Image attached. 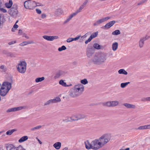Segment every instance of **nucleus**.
<instances>
[{"mask_svg": "<svg viewBox=\"0 0 150 150\" xmlns=\"http://www.w3.org/2000/svg\"><path fill=\"white\" fill-rule=\"evenodd\" d=\"M111 136L109 134H103L98 139H95L98 149L106 145L111 140Z\"/></svg>", "mask_w": 150, "mask_h": 150, "instance_id": "f257e3e1", "label": "nucleus"}, {"mask_svg": "<svg viewBox=\"0 0 150 150\" xmlns=\"http://www.w3.org/2000/svg\"><path fill=\"white\" fill-rule=\"evenodd\" d=\"M107 54L104 53L96 54L91 59V62L95 65H100L105 62L107 59Z\"/></svg>", "mask_w": 150, "mask_h": 150, "instance_id": "f03ea898", "label": "nucleus"}, {"mask_svg": "<svg viewBox=\"0 0 150 150\" xmlns=\"http://www.w3.org/2000/svg\"><path fill=\"white\" fill-rule=\"evenodd\" d=\"M27 63L25 61L20 60L16 66L18 71L20 73L23 74L26 70Z\"/></svg>", "mask_w": 150, "mask_h": 150, "instance_id": "7ed1b4c3", "label": "nucleus"}, {"mask_svg": "<svg viewBox=\"0 0 150 150\" xmlns=\"http://www.w3.org/2000/svg\"><path fill=\"white\" fill-rule=\"evenodd\" d=\"M85 147L87 149H92L93 150H98L95 140L92 141L90 143L88 140H87L84 142Z\"/></svg>", "mask_w": 150, "mask_h": 150, "instance_id": "20e7f679", "label": "nucleus"}, {"mask_svg": "<svg viewBox=\"0 0 150 150\" xmlns=\"http://www.w3.org/2000/svg\"><path fill=\"white\" fill-rule=\"evenodd\" d=\"M84 7L82 5H81L80 6L79 8L75 12L71 14L68 16L67 19L64 21V23H66L69 22L73 17L75 16L78 13L80 12L81 11L83 8Z\"/></svg>", "mask_w": 150, "mask_h": 150, "instance_id": "39448f33", "label": "nucleus"}, {"mask_svg": "<svg viewBox=\"0 0 150 150\" xmlns=\"http://www.w3.org/2000/svg\"><path fill=\"white\" fill-rule=\"evenodd\" d=\"M119 104V102L117 100L110 101H107L103 103V105L104 106L109 107H114L118 106Z\"/></svg>", "mask_w": 150, "mask_h": 150, "instance_id": "423d86ee", "label": "nucleus"}, {"mask_svg": "<svg viewBox=\"0 0 150 150\" xmlns=\"http://www.w3.org/2000/svg\"><path fill=\"white\" fill-rule=\"evenodd\" d=\"M73 88L80 95L82 93L84 90V86L81 83L75 85Z\"/></svg>", "mask_w": 150, "mask_h": 150, "instance_id": "0eeeda50", "label": "nucleus"}, {"mask_svg": "<svg viewBox=\"0 0 150 150\" xmlns=\"http://www.w3.org/2000/svg\"><path fill=\"white\" fill-rule=\"evenodd\" d=\"M24 6L26 8L32 9L36 6L35 2L31 0L26 1L24 3Z\"/></svg>", "mask_w": 150, "mask_h": 150, "instance_id": "6e6552de", "label": "nucleus"}, {"mask_svg": "<svg viewBox=\"0 0 150 150\" xmlns=\"http://www.w3.org/2000/svg\"><path fill=\"white\" fill-rule=\"evenodd\" d=\"M111 17L110 16H107L104 18H101L96 21L93 24V25L94 26L98 25L100 24L104 23L108 20L110 19Z\"/></svg>", "mask_w": 150, "mask_h": 150, "instance_id": "1a4fd4ad", "label": "nucleus"}, {"mask_svg": "<svg viewBox=\"0 0 150 150\" xmlns=\"http://www.w3.org/2000/svg\"><path fill=\"white\" fill-rule=\"evenodd\" d=\"M86 117V116L83 114H78L73 115L70 118L72 120L75 121L84 118Z\"/></svg>", "mask_w": 150, "mask_h": 150, "instance_id": "9d476101", "label": "nucleus"}, {"mask_svg": "<svg viewBox=\"0 0 150 150\" xmlns=\"http://www.w3.org/2000/svg\"><path fill=\"white\" fill-rule=\"evenodd\" d=\"M10 15L14 17H16L18 13V11L16 7L13 6L8 11Z\"/></svg>", "mask_w": 150, "mask_h": 150, "instance_id": "9b49d317", "label": "nucleus"}, {"mask_svg": "<svg viewBox=\"0 0 150 150\" xmlns=\"http://www.w3.org/2000/svg\"><path fill=\"white\" fill-rule=\"evenodd\" d=\"M69 93V96L71 98H76L80 96L73 88L70 89Z\"/></svg>", "mask_w": 150, "mask_h": 150, "instance_id": "f8f14e48", "label": "nucleus"}, {"mask_svg": "<svg viewBox=\"0 0 150 150\" xmlns=\"http://www.w3.org/2000/svg\"><path fill=\"white\" fill-rule=\"evenodd\" d=\"M150 38V36L146 35L141 38L139 42V47L142 48L143 47L144 42L146 40H147Z\"/></svg>", "mask_w": 150, "mask_h": 150, "instance_id": "ddd939ff", "label": "nucleus"}, {"mask_svg": "<svg viewBox=\"0 0 150 150\" xmlns=\"http://www.w3.org/2000/svg\"><path fill=\"white\" fill-rule=\"evenodd\" d=\"M26 108V106H20L17 107L11 108L8 109L6 112L7 113H9L11 112H15L17 111L23 109H25Z\"/></svg>", "mask_w": 150, "mask_h": 150, "instance_id": "4468645a", "label": "nucleus"}, {"mask_svg": "<svg viewBox=\"0 0 150 150\" xmlns=\"http://www.w3.org/2000/svg\"><path fill=\"white\" fill-rule=\"evenodd\" d=\"M2 87L9 91L12 87L11 83L9 82L5 81L3 83Z\"/></svg>", "mask_w": 150, "mask_h": 150, "instance_id": "2eb2a0df", "label": "nucleus"}, {"mask_svg": "<svg viewBox=\"0 0 150 150\" xmlns=\"http://www.w3.org/2000/svg\"><path fill=\"white\" fill-rule=\"evenodd\" d=\"M123 105L128 109H134L136 108V106L135 105L127 103H124L123 104Z\"/></svg>", "mask_w": 150, "mask_h": 150, "instance_id": "dca6fc26", "label": "nucleus"}, {"mask_svg": "<svg viewBox=\"0 0 150 150\" xmlns=\"http://www.w3.org/2000/svg\"><path fill=\"white\" fill-rule=\"evenodd\" d=\"M9 91L1 86L0 89V94L1 96H4L7 94Z\"/></svg>", "mask_w": 150, "mask_h": 150, "instance_id": "f3484780", "label": "nucleus"}, {"mask_svg": "<svg viewBox=\"0 0 150 150\" xmlns=\"http://www.w3.org/2000/svg\"><path fill=\"white\" fill-rule=\"evenodd\" d=\"M43 38L45 39L50 41H52L56 38V36H49L47 35H45L42 36Z\"/></svg>", "mask_w": 150, "mask_h": 150, "instance_id": "a211bd4d", "label": "nucleus"}, {"mask_svg": "<svg viewBox=\"0 0 150 150\" xmlns=\"http://www.w3.org/2000/svg\"><path fill=\"white\" fill-rule=\"evenodd\" d=\"M94 52L92 48H88L87 49L86 55L89 58L91 57L93 54Z\"/></svg>", "mask_w": 150, "mask_h": 150, "instance_id": "6ab92c4d", "label": "nucleus"}, {"mask_svg": "<svg viewBox=\"0 0 150 150\" xmlns=\"http://www.w3.org/2000/svg\"><path fill=\"white\" fill-rule=\"evenodd\" d=\"M138 129L140 130L150 129V124L139 126Z\"/></svg>", "mask_w": 150, "mask_h": 150, "instance_id": "aec40b11", "label": "nucleus"}, {"mask_svg": "<svg viewBox=\"0 0 150 150\" xmlns=\"http://www.w3.org/2000/svg\"><path fill=\"white\" fill-rule=\"evenodd\" d=\"M6 150H13L15 149V147L12 144H6Z\"/></svg>", "mask_w": 150, "mask_h": 150, "instance_id": "412c9836", "label": "nucleus"}, {"mask_svg": "<svg viewBox=\"0 0 150 150\" xmlns=\"http://www.w3.org/2000/svg\"><path fill=\"white\" fill-rule=\"evenodd\" d=\"M34 42L33 41H24L19 44V45L21 46H25L27 45L33 44Z\"/></svg>", "mask_w": 150, "mask_h": 150, "instance_id": "4be33fe9", "label": "nucleus"}, {"mask_svg": "<svg viewBox=\"0 0 150 150\" xmlns=\"http://www.w3.org/2000/svg\"><path fill=\"white\" fill-rule=\"evenodd\" d=\"M59 84L64 87H69L72 86V84H71L69 85H67L66 83L64 81L62 80H61L59 82Z\"/></svg>", "mask_w": 150, "mask_h": 150, "instance_id": "5701e85b", "label": "nucleus"}, {"mask_svg": "<svg viewBox=\"0 0 150 150\" xmlns=\"http://www.w3.org/2000/svg\"><path fill=\"white\" fill-rule=\"evenodd\" d=\"M118 47V43L117 42L113 43L112 45V50L115 51L117 50Z\"/></svg>", "mask_w": 150, "mask_h": 150, "instance_id": "b1692460", "label": "nucleus"}, {"mask_svg": "<svg viewBox=\"0 0 150 150\" xmlns=\"http://www.w3.org/2000/svg\"><path fill=\"white\" fill-rule=\"evenodd\" d=\"M28 139V137L27 136H25L22 137L18 140V142L21 143L27 140Z\"/></svg>", "mask_w": 150, "mask_h": 150, "instance_id": "393cba45", "label": "nucleus"}, {"mask_svg": "<svg viewBox=\"0 0 150 150\" xmlns=\"http://www.w3.org/2000/svg\"><path fill=\"white\" fill-rule=\"evenodd\" d=\"M118 73L119 74H122L125 75H127L128 74L127 72L123 69H120L119 70Z\"/></svg>", "mask_w": 150, "mask_h": 150, "instance_id": "a878e982", "label": "nucleus"}, {"mask_svg": "<svg viewBox=\"0 0 150 150\" xmlns=\"http://www.w3.org/2000/svg\"><path fill=\"white\" fill-rule=\"evenodd\" d=\"M63 13V11L61 8H59L57 9V16L61 15Z\"/></svg>", "mask_w": 150, "mask_h": 150, "instance_id": "bb28decb", "label": "nucleus"}, {"mask_svg": "<svg viewBox=\"0 0 150 150\" xmlns=\"http://www.w3.org/2000/svg\"><path fill=\"white\" fill-rule=\"evenodd\" d=\"M64 72L62 70H59L57 72V78L59 77L60 76L64 74Z\"/></svg>", "mask_w": 150, "mask_h": 150, "instance_id": "cd10ccee", "label": "nucleus"}, {"mask_svg": "<svg viewBox=\"0 0 150 150\" xmlns=\"http://www.w3.org/2000/svg\"><path fill=\"white\" fill-rule=\"evenodd\" d=\"M45 79V78L44 77L38 78L35 79V81L36 83L41 82L44 80Z\"/></svg>", "mask_w": 150, "mask_h": 150, "instance_id": "c85d7f7f", "label": "nucleus"}, {"mask_svg": "<svg viewBox=\"0 0 150 150\" xmlns=\"http://www.w3.org/2000/svg\"><path fill=\"white\" fill-rule=\"evenodd\" d=\"M13 4L12 1L11 0H9L8 3L5 4V6L6 7L9 8L11 7Z\"/></svg>", "mask_w": 150, "mask_h": 150, "instance_id": "c756f323", "label": "nucleus"}, {"mask_svg": "<svg viewBox=\"0 0 150 150\" xmlns=\"http://www.w3.org/2000/svg\"><path fill=\"white\" fill-rule=\"evenodd\" d=\"M16 131V129L10 130H8L6 132V134L7 135H10L12 134L14 132Z\"/></svg>", "mask_w": 150, "mask_h": 150, "instance_id": "7c9ffc66", "label": "nucleus"}, {"mask_svg": "<svg viewBox=\"0 0 150 150\" xmlns=\"http://www.w3.org/2000/svg\"><path fill=\"white\" fill-rule=\"evenodd\" d=\"M121 33L120 32L119 30H116L113 32L112 34L113 35H117L120 34Z\"/></svg>", "mask_w": 150, "mask_h": 150, "instance_id": "2f4dec72", "label": "nucleus"}, {"mask_svg": "<svg viewBox=\"0 0 150 150\" xmlns=\"http://www.w3.org/2000/svg\"><path fill=\"white\" fill-rule=\"evenodd\" d=\"M130 83L129 82L122 83L120 84V86L122 88H124Z\"/></svg>", "mask_w": 150, "mask_h": 150, "instance_id": "473e14b6", "label": "nucleus"}, {"mask_svg": "<svg viewBox=\"0 0 150 150\" xmlns=\"http://www.w3.org/2000/svg\"><path fill=\"white\" fill-rule=\"evenodd\" d=\"M42 126L41 125H39L35 127H33L30 129L31 131H34L35 130L39 129L42 127Z\"/></svg>", "mask_w": 150, "mask_h": 150, "instance_id": "72a5a7b5", "label": "nucleus"}, {"mask_svg": "<svg viewBox=\"0 0 150 150\" xmlns=\"http://www.w3.org/2000/svg\"><path fill=\"white\" fill-rule=\"evenodd\" d=\"M0 68L1 69V71L3 72H5L7 70L6 67L4 65H1Z\"/></svg>", "mask_w": 150, "mask_h": 150, "instance_id": "f704fd0d", "label": "nucleus"}, {"mask_svg": "<svg viewBox=\"0 0 150 150\" xmlns=\"http://www.w3.org/2000/svg\"><path fill=\"white\" fill-rule=\"evenodd\" d=\"M93 47L96 49H100L101 48V46L97 43L94 44L93 45Z\"/></svg>", "mask_w": 150, "mask_h": 150, "instance_id": "c9c22d12", "label": "nucleus"}, {"mask_svg": "<svg viewBox=\"0 0 150 150\" xmlns=\"http://www.w3.org/2000/svg\"><path fill=\"white\" fill-rule=\"evenodd\" d=\"M142 101H150V97H147L143 98L141 99Z\"/></svg>", "mask_w": 150, "mask_h": 150, "instance_id": "e433bc0d", "label": "nucleus"}, {"mask_svg": "<svg viewBox=\"0 0 150 150\" xmlns=\"http://www.w3.org/2000/svg\"><path fill=\"white\" fill-rule=\"evenodd\" d=\"M4 22L3 18L2 17L1 15L0 14V28L2 27Z\"/></svg>", "mask_w": 150, "mask_h": 150, "instance_id": "4c0bfd02", "label": "nucleus"}, {"mask_svg": "<svg viewBox=\"0 0 150 150\" xmlns=\"http://www.w3.org/2000/svg\"><path fill=\"white\" fill-rule=\"evenodd\" d=\"M81 84L84 85L88 83V81L86 79H84L81 81Z\"/></svg>", "mask_w": 150, "mask_h": 150, "instance_id": "58836bf2", "label": "nucleus"}, {"mask_svg": "<svg viewBox=\"0 0 150 150\" xmlns=\"http://www.w3.org/2000/svg\"><path fill=\"white\" fill-rule=\"evenodd\" d=\"M15 149L16 150H25V149L21 145H20L18 147H15Z\"/></svg>", "mask_w": 150, "mask_h": 150, "instance_id": "ea45409f", "label": "nucleus"}, {"mask_svg": "<svg viewBox=\"0 0 150 150\" xmlns=\"http://www.w3.org/2000/svg\"><path fill=\"white\" fill-rule=\"evenodd\" d=\"M98 35V32H96L95 33H94L92 34L90 36V37H91L93 39L94 38L96 37Z\"/></svg>", "mask_w": 150, "mask_h": 150, "instance_id": "a19ab883", "label": "nucleus"}, {"mask_svg": "<svg viewBox=\"0 0 150 150\" xmlns=\"http://www.w3.org/2000/svg\"><path fill=\"white\" fill-rule=\"evenodd\" d=\"M66 47L64 45L62 46L61 47H59L58 48V50L59 51H61L63 50H65L66 49Z\"/></svg>", "mask_w": 150, "mask_h": 150, "instance_id": "79ce46f5", "label": "nucleus"}, {"mask_svg": "<svg viewBox=\"0 0 150 150\" xmlns=\"http://www.w3.org/2000/svg\"><path fill=\"white\" fill-rule=\"evenodd\" d=\"M51 104L55 103H56V98H55L53 99L49 100Z\"/></svg>", "mask_w": 150, "mask_h": 150, "instance_id": "37998d69", "label": "nucleus"}, {"mask_svg": "<svg viewBox=\"0 0 150 150\" xmlns=\"http://www.w3.org/2000/svg\"><path fill=\"white\" fill-rule=\"evenodd\" d=\"M61 146V143L59 142H57V149H60Z\"/></svg>", "mask_w": 150, "mask_h": 150, "instance_id": "c03bdc74", "label": "nucleus"}, {"mask_svg": "<svg viewBox=\"0 0 150 150\" xmlns=\"http://www.w3.org/2000/svg\"><path fill=\"white\" fill-rule=\"evenodd\" d=\"M107 29H109L112 26L109 23H108L104 26Z\"/></svg>", "mask_w": 150, "mask_h": 150, "instance_id": "a18cd8bd", "label": "nucleus"}, {"mask_svg": "<svg viewBox=\"0 0 150 150\" xmlns=\"http://www.w3.org/2000/svg\"><path fill=\"white\" fill-rule=\"evenodd\" d=\"M145 2H146L145 0H142L137 3V5L139 6V5H141L143 4Z\"/></svg>", "mask_w": 150, "mask_h": 150, "instance_id": "49530a36", "label": "nucleus"}, {"mask_svg": "<svg viewBox=\"0 0 150 150\" xmlns=\"http://www.w3.org/2000/svg\"><path fill=\"white\" fill-rule=\"evenodd\" d=\"M92 39V38L90 37L85 42V44H87L88 42H90Z\"/></svg>", "mask_w": 150, "mask_h": 150, "instance_id": "de8ad7c7", "label": "nucleus"}, {"mask_svg": "<svg viewBox=\"0 0 150 150\" xmlns=\"http://www.w3.org/2000/svg\"><path fill=\"white\" fill-rule=\"evenodd\" d=\"M116 22L115 21H112L108 22L110 25L112 26Z\"/></svg>", "mask_w": 150, "mask_h": 150, "instance_id": "09e8293b", "label": "nucleus"}, {"mask_svg": "<svg viewBox=\"0 0 150 150\" xmlns=\"http://www.w3.org/2000/svg\"><path fill=\"white\" fill-rule=\"evenodd\" d=\"M51 104L50 103V100H49L44 103V105L45 106H46V105H50Z\"/></svg>", "mask_w": 150, "mask_h": 150, "instance_id": "8fccbe9b", "label": "nucleus"}, {"mask_svg": "<svg viewBox=\"0 0 150 150\" xmlns=\"http://www.w3.org/2000/svg\"><path fill=\"white\" fill-rule=\"evenodd\" d=\"M73 38H70L67 39V42H70L73 41Z\"/></svg>", "mask_w": 150, "mask_h": 150, "instance_id": "3c124183", "label": "nucleus"}, {"mask_svg": "<svg viewBox=\"0 0 150 150\" xmlns=\"http://www.w3.org/2000/svg\"><path fill=\"white\" fill-rule=\"evenodd\" d=\"M80 37H81L80 36H79L78 37H76L75 38H73V41H76V40H78V39H79L80 38Z\"/></svg>", "mask_w": 150, "mask_h": 150, "instance_id": "603ef678", "label": "nucleus"}, {"mask_svg": "<svg viewBox=\"0 0 150 150\" xmlns=\"http://www.w3.org/2000/svg\"><path fill=\"white\" fill-rule=\"evenodd\" d=\"M23 37H25V38H26L27 39H29V37L25 33H24L23 35Z\"/></svg>", "mask_w": 150, "mask_h": 150, "instance_id": "864d4df0", "label": "nucleus"}, {"mask_svg": "<svg viewBox=\"0 0 150 150\" xmlns=\"http://www.w3.org/2000/svg\"><path fill=\"white\" fill-rule=\"evenodd\" d=\"M88 2V1L87 0H85L84 1V2L82 4V5L85 7L86 4H87V3Z\"/></svg>", "mask_w": 150, "mask_h": 150, "instance_id": "5fc2aeb1", "label": "nucleus"}, {"mask_svg": "<svg viewBox=\"0 0 150 150\" xmlns=\"http://www.w3.org/2000/svg\"><path fill=\"white\" fill-rule=\"evenodd\" d=\"M36 11L37 13H38L39 14H40L41 13V11L39 9H36Z\"/></svg>", "mask_w": 150, "mask_h": 150, "instance_id": "6e6d98bb", "label": "nucleus"}, {"mask_svg": "<svg viewBox=\"0 0 150 150\" xmlns=\"http://www.w3.org/2000/svg\"><path fill=\"white\" fill-rule=\"evenodd\" d=\"M8 54V56H10L11 57H14L13 54L11 52H9Z\"/></svg>", "mask_w": 150, "mask_h": 150, "instance_id": "4d7b16f0", "label": "nucleus"}, {"mask_svg": "<svg viewBox=\"0 0 150 150\" xmlns=\"http://www.w3.org/2000/svg\"><path fill=\"white\" fill-rule=\"evenodd\" d=\"M86 34H85L84 35H83V36H82L81 37V39H83V38H86V37H87V35H86Z\"/></svg>", "mask_w": 150, "mask_h": 150, "instance_id": "13d9d810", "label": "nucleus"}, {"mask_svg": "<svg viewBox=\"0 0 150 150\" xmlns=\"http://www.w3.org/2000/svg\"><path fill=\"white\" fill-rule=\"evenodd\" d=\"M1 10L4 13H6V10L3 8H1Z\"/></svg>", "mask_w": 150, "mask_h": 150, "instance_id": "bf43d9fd", "label": "nucleus"}, {"mask_svg": "<svg viewBox=\"0 0 150 150\" xmlns=\"http://www.w3.org/2000/svg\"><path fill=\"white\" fill-rule=\"evenodd\" d=\"M46 16V15L45 14H42L41 15V17L42 18H45Z\"/></svg>", "mask_w": 150, "mask_h": 150, "instance_id": "052dcab7", "label": "nucleus"}, {"mask_svg": "<svg viewBox=\"0 0 150 150\" xmlns=\"http://www.w3.org/2000/svg\"><path fill=\"white\" fill-rule=\"evenodd\" d=\"M23 32L21 30H19L18 31V34L19 35H21L22 34Z\"/></svg>", "mask_w": 150, "mask_h": 150, "instance_id": "680f3d73", "label": "nucleus"}, {"mask_svg": "<svg viewBox=\"0 0 150 150\" xmlns=\"http://www.w3.org/2000/svg\"><path fill=\"white\" fill-rule=\"evenodd\" d=\"M61 99L59 97H57V102H60L61 101Z\"/></svg>", "mask_w": 150, "mask_h": 150, "instance_id": "e2e57ef3", "label": "nucleus"}, {"mask_svg": "<svg viewBox=\"0 0 150 150\" xmlns=\"http://www.w3.org/2000/svg\"><path fill=\"white\" fill-rule=\"evenodd\" d=\"M36 139H37L38 141V142L40 144H42V142L39 139H38L37 137L36 138Z\"/></svg>", "mask_w": 150, "mask_h": 150, "instance_id": "0e129e2a", "label": "nucleus"}, {"mask_svg": "<svg viewBox=\"0 0 150 150\" xmlns=\"http://www.w3.org/2000/svg\"><path fill=\"white\" fill-rule=\"evenodd\" d=\"M18 27V25H17L15 24L13 26V28H17Z\"/></svg>", "mask_w": 150, "mask_h": 150, "instance_id": "69168bd1", "label": "nucleus"}, {"mask_svg": "<svg viewBox=\"0 0 150 150\" xmlns=\"http://www.w3.org/2000/svg\"><path fill=\"white\" fill-rule=\"evenodd\" d=\"M129 148H127L125 149H120L119 150H129Z\"/></svg>", "mask_w": 150, "mask_h": 150, "instance_id": "338daca9", "label": "nucleus"}, {"mask_svg": "<svg viewBox=\"0 0 150 150\" xmlns=\"http://www.w3.org/2000/svg\"><path fill=\"white\" fill-rule=\"evenodd\" d=\"M35 4H36V6H40V4L39 3H36V2H35Z\"/></svg>", "mask_w": 150, "mask_h": 150, "instance_id": "774afa93", "label": "nucleus"}]
</instances>
